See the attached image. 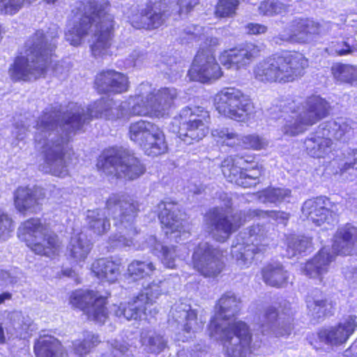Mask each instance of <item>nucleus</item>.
Segmentation results:
<instances>
[{
    "label": "nucleus",
    "mask_w": 357,
    "mask_h": 357,
    "mask_svg": "<svg viewBox=\"0 0 357 357\" xmlns=\"http://www.w3.org/2000/svg\"><path fill=\"white\" fill-rule=\"evenodd\" d=\"M71 10L72 18L75 22L68 31V40L70 44L77 46L84 36L89 34L95 22V40L90 46L94 57L107 54L111 47L114 37V17L108 13L111 6L109 0H80Z\"/></svg>",
    "instance_id": "nucleus-1"
},
{
    "label": "nucleus",
    "mask_w": 357,
    "mask_h": 357,
    "mask_svg": "<svg viewBox=\"0 0 357 357\" xmlns=\"http://www.w3.org/2000/svg\"><path fill=\"white\" fill-rule=\"evenodd\" d=\"M240 300L234 294H223L216 302L215 314L207 325L210 337L220 333L219 340L226 357H246L252 353L253 338L250 325L240 319H234L221 328L219 320H229L228 313L238 314Z\"/></svg>",
    "instance_id": "nucleus-2"
},
{
    "label": "nucleus",
    "mask_w": 357,
    "mask_h": 357,
    "mask_svg": "<svg viewBox=\"0 0 357 357\" xmlns=\"http://www.w3.org/2000/svg\"><path fill=\"white\" fill-rule=\"evenodd\" d=\"M331 109L329 102L324 98L311 95L306 98L303 112L301 111V104L292 98L279 100L268 112L272 119H282L284 135L294 137L328 117Z\"/></svg>",
    "instance_id": "nucleus-3"
},
{
    "label": "nucleus",
    "mask_w": 357,
    "mask_h": 357,
    "mask_svg": "<svg viewBox=\"0 0 357 357\" xmlns=\"http://www.w3.org/2000/svg\"><path fill=\"white\" fill-rule=\"evenodd\" d=\"M309 67L310 60L303 52L282 50L258 62L253 68V76L261 83L284 84L303 77Z\"/></svg>",
    "instance_id": "nucleus-4"
},
{
    "label": "nucleus",
    "mask_w": 357,
    "mask_h": 357,
    "mask_svg": "<svg viewBox=\"0 0 357 357\" xmlns=\"http://www.w3.org/2000/svg\"><path fill=\"white\" fill-rule=\"evenodd\" d=\"M26 53L30 56H17L8 68V74L13 82H28L31 79L45 77L56 57V45L48 42L45 33L36 31L26 45Z\"/></svg>",
    "instance_id": "nucleus-5"
},
{
    "label": "nucleus",
    "mask_w": 357,
    "mask_h": 357,
    "mask_svg": "<svg viewBox=\"0 0 357 357\" xmlns=\"http://www.w3.org/2000/svg\"><path fill=\"white\" fill-rule=\"evenodd\" d=\"M357 245V227L350 223L339 227L334 236L332 244L333 252L326 247L318 252L303 266V271L309 278L323 280L324 275L329 271L331 264L337 255L348 256Z\"/></svg>",
    "instance_id": "nucleus-6"
},
{
    "label": "nucleus",
    "mask_w": 357,
    "mask_h": 357,
    "mask_svg": "<svg viewBox=\"0 0 357 357\" xmlns=\"http://www.w3.org/2000/svg\"><path fill=\"white\" fill-rule=\"evenodd\" d=\"M97 169L116 178L134 180L143 175L146 167L134 153L122 147L111 146L102 151L97 158Z\"/></svg>",
    "instance_id": "nucleus-7"
},
{
    "label": "nucleus",
    "mask_w": 357,
    "mask_h": 357,
    "mask_svg": "<svg viewBox=\"0 0 357 357\" xmlns=\"http://www.w3.org/2000/svg\"><path fill=\"white\" fill-rule=\"evenodd\" d=\"M211 220V230L213 239L219 243L225 242L232 233L237 231L246 222V216H266L278 224L287 225L290 218V213L282 211H261L259 209L250 211L247 215L239 213L231 216L220 213L218 207H214L208 211Z\"/></svg>",
    "instance_id": "nucleus-8"
},
{
    "label": "nucleus",
    "mask_w": 357,
    "mask_h": 357,
    "mask_svg": "<svg viewBox=\"0 0 357 357\" xmlns=\"http://www.w3.org/2000/svg\"><path fill=\"white\" fill-rule=\"evenodd\" d=\"M220 168L228 181L245 188L255 185L264 172L263 165L254 153L228 155L222 161Z\"/></svg>",
    "instance_id": "nucleus-9"
},
{
    "label": "nucleus",
    "mask_w": 357,
    "mask_h": 357,
    "mask_svg": "<svg viewBox=\"0 0 357 357\" xmlns=\"http://www.w3.org/2000/svg\"><path fill=\"white\" fill-rule=\"evenodd\" d=\"M45 229L39 218H31L22 223L19 236L35 254L53 259L59 255L61 241L56 234Z\"/></svg>",
    "instance_id": "nucleus-10"
},
{
    "label": "nucleus",
    "mask_w": 357,
    "mask_h": 357,
    "mask_svg": "<svg viewBox=\"0 0 357 357\" xmlns=\"http://www.w3.org/2000/svg\"><path fill=\"white\" fill-rule=\"evenodd\" d=\"M213 104L218 114L238 122H245L255 110L251 97L234 86L222 88L213 98Z\"/></svg>",
    "instance_id": "nucleus-11"
},
{
    "label": "nucleus",
    "mask_w": 357,
    "mask_h": 357,
    "mask_svg": "<svg viewBox=\"0 0 357 357\" xmlns=\"http://www.w3.org/2000/svg\"><path fill=\"white\" fill-rule=\"evenodd\" d=\"M112 296L109 290L101 292L91 289H77L69 296V304L75 310L83 312L87 319L100 325L109 319V300Z\"/></svg>",
    "instance_id": "nucleus-12"
},
{
    "label": "nucleus",
    "mask_w": 357,
    "mask_h": 357,
    "mask_svg": "<svg viewBox=\"0 0 357 357\" xmlns=\"http://www.w3.org/2000/svg\"><path fill=\"white\" fill-rule=\"evenodd\" d=\"M128 137L146 155L154 158L168 152V143L163 130L153 122L140 119L131 123Z\"/></svg>",
    "instance_id": "nucleus-13"
},
{
    "label": "nucleus",
    "mask_w": 357,
    "mask_h": 357,
    "mask_svg": "<svg viewBox=\"0 0 357 357\" xmlns=\"http://www.w3.org/2000/svg\"><path fill=\"white\" fill-rule=\"evenodd\" d=\"M100 342L98 335L88 333L82 340L74 342L68 351L57 338L43 336L36 341L33 351L36 357H85Z\"/></svg>",
    "instance_id": "nucleus-14"
},
{
    "label": "nucleus",
    "mask_w": 357,
    "mask_h": 357,
    "mask_svg": "<svg viewBox=\"0 0 357 357\" xmlns=\"http://www.w3.org/2000/svg\"><path fill=\"white\" fill-rule=\"evenodd\" d=\"M161 294L159 284L150 283L130 300L120 303L115 309V314L128 321L147 320L148 316L155 313L152 306Z\"/></svg>",
    "instance_id": "nucleus-15"
},
{
    "label": "nucleus",
    "mask_w": 357,
    "mask_h": 357,
    "mask_svg": "<svg viewBox=\"0 0 357 357\" xmlns=\"http://www.w3.org/2000/svg\"><path fill=\"white\" fill-rule=\"evenodd\" d=\"M178 136L187 144H193L206 137L210 129L211 115L199 106L185 107L180 115Z\"/></svg>",
    "instance_id": "nucleus-16"
},
{
    "label": "nucleus",
    "mask_w": 357,
    "mask_h": 357,
    "mask_svg": "<svg viewBox=\"0 0 357 357\" xmlns=\"http://www.w3.org/2000/svg\"><path fill=\"white\" fill-rule=\"evenodd\" d=\"M190 264L200 275L215 278L225 268L224 251L208 243H199L192 252Z\"/></svg>",
    "instance_id": "nucleus-17"
},
{
    "label": "nucleus",
    "mask_w": 357,
    "mask_h": 357,
    "mask_svg": "<svg viewBox=\"0 0 357 357\" xmlns=\"http://www.w3.org/2000/svg\"><path fill=\"white\" fill-rule=\"evenodd\" d=\"M267 231L263 226L253 225L248 228L246 236L241 242L233 245L231 256L236 261L245 264L257 255H264L268 247Z\"/></svg>",
    "instance_id": "nucleus-18"
},
{
    "label": "nucleus",
    "mask_w": 357,
    "mask_h": 357,
    "mask_svg": "<svg viewBox=\"0 0 357 357\" xmlns=\"http://www.w3.org/2000/svg\"><path fill=\"white\" fill-rule=\"evenodd\" d=\"M177 92L175 89L162 87L149 93L143 105L144 109L136 110L139 104L132 107L133 116H146L151 118H163L169 115L174 107Z\"/></svg>",
    "instance_id": "nucleus-19"
},
{
    "label": "nucleus",
    "mask_w": 357,
    "mask_h": 357,
    "mask_svg": "<svg viewBox=\"0 0 357 357\" xmlns=\"http://www.w3.org/2000/svg\"><path fill=\"white\" fill-rule=\"evenodd\" d=\"M222 75L214 52L208 48H199L188 71L190 80L208 83L218 79Z\"/></svg>",
    "instance_id": "nucleus-20"
},
{
    "label": "nucleus",
    "mask_w": 357,
    "mask_h": 357,
    "mask_svg": "<svg viewBox=\"0 0 357 357\" xmlns=\"http://www.w3.org/2000/svg\"><path fill=\"white\" fill-rule=\"evenodd\" d=\"M261 56V47L252 42L245 41L222 51L218 59L227 69L239 70L249 66Z\"/></svg>",
    "instance_id": "nucleus-21"
},
{
    "label": "nucleus",
    "mask_w": 357,
    "mask_h": 357,
    "mask_svg": "<svg viewBox=\"0 0 357 357\" xmlns=\"http://www.w3.org/2000/svg\"><path fill=\"white\" fill-rule=\"evenodd\" d=\"M105 209L120 224L132 223L137 217L139 202L128 194H112L105 202Z\"/></svg>",
    "instance_id": "nucleus-22"
},
{
    "label": "nucleus",
    "mask_w": 357,
    "mask_h": 357,
    "mask_svg": "<svg viewBox=\"0 0 357 357\" xmlns=\"http://www.w3.org/2000/svg\"><path fill=\"white\" fill-rule=\"evenodd\" d=\"M93 86L99 94H120L128 91V77L113 69L99 71L95 76Z\"/></svg>",
    "instance_id": "nucleus-23"
},
{
    "label": "nucleus",
    "mask_w": 357,
    "mask_h": 357,
    "mask_svg": "<svg viewBox=\"0 0 357 357\" xmlns=\"http://www.w3.org/2000/svg\"><path fill=\"white\" fill-rule=\"evenodd\" d=\"M334 205L328 197L318 196L306 200L302 206V211L308 220L319 227L329 223L333 219Z\"/></svg>",
    "instance_id": "nucleus-24"
},
{
    "label": "nucleus",
    "mask_w": 357,
    "mask_h": 357,
    "mask_svg": "<svg viewBox=\"0 0 357 357\" xmlns=\"http://www.w3.org/2000/svg\"><path fill=\"white\" fill-rule=\"evenodd\" d=\"M356 328L357 317L349 315L342 322L321 329L318 332V335L326 343L338 346L346 343Z\"/></svg>",
    "instance_id": "nucleus-25"
},
{
    "label": "nucleus",
    "mask_w": 357,
    "mask_h": 357,
    "mask_svg": "<svg viewBox=\"0 0 357 357\" xmlns=\"http://www.w3.org/2000/svg\"><path fill=\"white\" fill-rule=\"evenodd\" d=\"M167 17L165 10L157 9L154 3H149L132 15L130 24L137 29L152 31L162 26Z\"/></svg>",
    "instance_id": "nucleus-26"
},
{
    "label": "nucleus",
    "mask_w": 357,
    "mask_h": 357,
    "mask_svg": "<svg viewBox=\"0 0 357 357\" xmlns=\"http://www.w3.org/2000/svg\"><path fill=\"white\" fill-rule=\"evenodd\" d=\"M170 203L161 202L159 207L162 208L159 211L158 217L161 228L165 231V235L176 234L180 236L185 232V221L181 218V211L175 207L176 203H172V206L168 207Z\"/></svg>",
    "instance_id": "nucleus-27"
},
{
    "label": "nucleus",
    "mask_w": 357,
    "mask_h": 357,
    "mask_svg": "<svg viewBox=\"0 0 357 357\" xmlns=\"http://www.w3.org/2000/svg\"><path fill=\"white\" fill-rule=\"evenodd\" d=\"M320 293L322 294L321 291ZM305 303L308 312L317 321H324L335 315L337 303L331 297L318 295L316 291L306 296Z\"/></svg>",
    "instance_id": "nucleus-28"
},
{
    "label": "nucleus",
    "mask_w": 357,
    "mask_h": 357,
    "mask_svg": "<svg viewBox=\"0 0 357 357\" xmlns=\"http://www.w3.org/2000/svg\"><path fill=\"white\" fill-rule=\"evenodd\" d=\"M121 263L112 257L96 259L91 264L92 275L99 280L115 283L121 274Z\"/></svg>",
    "instance_id": "nucleus-29"
},
{
    "label": "nucleus",
    "mask_w": 357,
    "mask_h": 357,
    "mask_svg": "<svg viewBox=\"0 0 357 357\" xmlns=\"http://www.w3.org/2000/svg\"><path fill=\"white\" fill-rule=\"evenodd\" d=\"M13 204L15 209L25 215L36 213L40 208L39 199L35 191L29 186H18L13 193Z\"/></svg>",
    "instance_id": "nucleus-30"
},
{
    "label": "nucleus",
    "mask_w": 357,
    "mask_h": 357,
    "mask_svg": "<svg viewBox=\"0 0 357 357\" xmlns=\"http://www.w3.org/2000/svg\"><path fill=\"white\" fill-rule=\"evenodd\" d=\"M260 273L267 286L280 289L288 284L289 274L280 263H268L261 268Z\"/></svg>",
    "instance_id": "nucleus-31"
},
{
    "label": "nucleus",
    "mask_w": 357,
    "mask_h": 357,
    "mask_svg": "<svg viewBox=\"0 0 357 357\" xmlns=\"http://www.w3.org/2000/svg\"><path fill=\"white\" fill-rule=\"evenodd\" d=\"M305 150L313 158H324L333 151V140L326 137L314 135L305 139Z\"/></svg>",
    "instance_id": "nucleus-32"
},
{
    "label": "nucleus",
    "mask_w": 357,
    "mask_h": 357,
    "mask_svg": "<svg viewBox=\"0 0 357 357\" xmlns=\"http://www.w3.org/2000/svg\"><path fill=\"white\" fill-rule=\"evenodd\" d=\"M91 250L89 241L83 239L79 235L72 237L68 247V259L73 263L84 261Z\"/></svg>",
    "instance_id": "nucleus-33"
},
{
    "label": "nucleus",
    "mask_w": 357,
    "mask_h": 357,
    "mask_svg": "<svg viewBox=\"0 0 357 357\" xmlns=\"http://www.w3.org/2000/svg\"><path fill=\"white\" fill-rule=\"evenodd\" d=\"M92 119L91 114L85 113L83 109L77 112L67 111L63 114L60 126L68 133L75 132L80 130L84 125L91 121Z\"/></svg>",
    "instance_id": "nucleus-34"
},
{
    "label": "nucleus",
    "mask_w": 357,
    "mask_h": 357,
    "mask_svg": "<svg viewBox=\"0 0 357 357\" xmlns=\"http://www.w3.org/2000/svg\"><path fill=\"white\" fill-rule=\"evenodd\" d=\"M155 270V266L151 261L133 260L128 266L126 276L133 282H137L150 278Z\"/></svg>",
    "instance_id": "nucleus-35"
},
{
    "label": "nucleus",
    "mask_w": 357,
    "mask_h": 357,
    "mask_svg": "<svg viewBox=\"0 0 357 357\" xmlns=\"http://www.w3.org/2000/svg\"><path fill=\"white\" fill-rule=\"evenodd\" d=\"M319 27V24L309 18L298 17L291 22V33L289 39L301 43L303 36H307L314 32Z\"/></svg>",
    "instance_id": "nucleus-36"
},
{
    "label": "nucleus",
    "mask_w": 357,
    "mask_h": 357,
    "mask_svg": "<svg viewBox=\"0 0 357 357\" xmlns=\"http://www.w3.org/2000/svg\"><path fill=\"white\" fill-rule=\"evenodd\" d=\"M86 223L88 229L98 236L107 233L110 229L109 220L98 209L89 211Z\"/></svg>",
    "instance_id": "nucleus-37"
},
{
    "label": "nucleus",
    "mask_w": 357,
    "mask_h": 357,
    "mask_svg": "<svg viewBox=\"0 0 357 357\" xmlns=\"http://www.w3.org/2000/svg\"><path fill=\"white\" fill-rule=\"evenodd\" d=\"M211 135L222 146L232 149L238 146L240 135L233 129L227 127L218 128L212 131Z\"/></svg>",
    "instance_id": "nucleus-38"
},
{
    "label": "nucleus",
    "mask_w": 357,
    "mask_h": 357,
    "mask_svg": "<svg viewBox=\"0 0 357 357\" xmlns=\"http://www.w3.org/2000/svg\"><path fill=\"white\" fill-rule=\"evenodd\" d=\"M291 195V190L285 188H275L268 186L260 191L259 197L264 202L280 204Z\"/></svg>",
    "instance_id": "nucleus-39"
},
{
    "label": "nucleus",
    "mask_w": 357,
    "mask_h": 357,
    "mask_svg": "<svg viewBox=\"0 0 357 357\" xmlns=\"http://www.w3.org/2000/svg\"><path fill=\"white\" fill-rule=\"evenodd\" d=\"M240 5L239 0H217L213 14L218 19L234 17Z\"/></svg>",
    "instance_id": "nucleus-40"
},
{
    "label": "nucleus",
    "mask_w": 357,
    "mask_h": 357,
    "mask_svg": "<svg viewBox=\"0 0 357 357\" xmlns=\"http://www.w3.org/2000/svg\"><path fill=\"white\" fill-rule=\"evenodd\" d=\"M289 5L278 0H263L258 6V11L261 15L273 17L288 12Z\"/></svg>",
    "instance_id": "nucleus-41"
},
{
    "label": "nucleus",
    "mask_w": 357,
    "mask_h": 357,
    "mask_svg": "<svg viewBox=\"0 0 357 357\" xmlns=\"http://www.w3.org/2000/svg\"><path fill=\"white\" fill-rule=\"evenodd\" d=\"M267 145L266 140L256 133H251L240 136L238 146L241 149L260 151Z\"/></svg>",
    "instance_id": "nucleus-42"
},
{
    "label": "nucleus",
    "mask_w": 357,
    "mask_h": 357,
    "mask_svg": "<svg viewBox=\"0 0 357 357\" xmlns=\"http://www.w3.org/2000/svg\"><path fill=\"white\" fill-rule=\"evenodd\" d=\"M333 77L340 82L351 83L355 79L352 66L344 63H335L331 68Z\"/></svg>",
    "instance_id": "nucleus-43"
},
{
    "label": "nucleus",
    "mask_w": 357,
    "mask_h": 357,
    "mask_svg": "<svg viewBox=\"0 0 357 357\" xmlns=\"http://www.w3.org/2000/svg\"><path fill=\"white\" fill-rule=\"evenodd\" d=\"M310 245L311 241L307 237L292 236L287 240V251L291 250L292 256L305 252Z\"/></svg>",
    "instance_id": "nucleus-44"
},
{
    "label": "nucleus",
    "mask_w": 357,
    "mask_h": 357,
    "mask_svg": "<svg viewBox=\"0 0 357 357\" xmlns=\"http://www.w3.org/2000/svg\"><path fill=\"white\" fill-rule=\"evenodd\" d=\"M29 0H0V13L13 15L18 13Z\"/></svg>",
    "instance_id": "nucleus-45"
},
{
    "label": "nucleus",
    "mask_w": 357,
    "mask_h": 357,
    "mask_svg": "<svg viewBox=\"0 0 357 357\" xmlns=\"http://www.w3.org/2000/svg\"><path fill=\"white\" fill-rule=\"evenodd\" d=\"M55 148L47 147L45 150V160L47 163H53L56 162H64L65 152L60 144H56Z\"/></svg>",
    "instance_id": "nucleus-46"
},
{
    "label": "nucleus",
    "mask_w": 357,
    "mask_h": 357,
    "mask_svg": "<svg viewBox=\"0 0 357 357\" xmlns=\"http://www.w3.org/2000/svg\"><path fill=\"white\" fill-rule=\"evenodd\" d=\"M161 255L164 264L170 268L175 267V259L176 257V246H162Z\"/></svg>",
    "instance_id": "nucleus-47"
},
{
    "label": "nucleus",
    "mask_w": 357,
    "mask_h": 357,
    "mask_svg": "<svg viewBox=\"0 0 357 357\" xmlns=\"http://www.w3.org/2000/svg\"><path fill=\"white\" fill-rule=\"evenodd\" d=\"M14 227L15 224L12 218L0 209V238L13 231Z\"/></svg>",
    "instance_id": "nucleus-48"
},
{
    "label": "nucleus",
    "mask_w": 357,
    "mask_h": 357,
    "mask_svg": "<svg viewBox=\"0 0 357 357\" xmlns=\"http://www.w3.org/2000/svg\"><path fill=\"white\" fill-rule=\"evenodd\" d=\"M264 325L273 326L279 319L278 309L274 306H269L264 310Z\"/></svg>",
    "instance_id": "nucleus-49"
},
{
    "label": "nucleus",
    "mask_w": 357,
    "mask_h": 357,
    "mask_svg": "<svg viewBox=\"0 0 357 357\" xmlns=\"http://www.w3.org/2000/svg\"><path fill=\"white\" fill-rule=\"evenodd\" d=\"M196 324H197V312L195 310L190 309L186 312L183 330L190 333Z\"/></svg>",
    "instance_id": "nucleus-50"
},
{
    "label": "nucleus",
    "mask_w": 357,
    "mask_h": 357,
    "mask_svg": "<svg viewBox=\"0 0 357 357\" xmlns=\"http://www.w3.org/2000/svg\"><path fill=\"white\" fill-rule=\"evenodd\" d=\"M178 7V13L179 15H187L192 11L199 4L200 0H176Z\"/></svg>",
    "instance_id": "nucleus-51"
},
{
    "label": "nucleus",
    "mask_w": 357,
    "mask_h": 357,
    "mask_svg": "<svg viewBox=\"0 0 357 357\" xmlns=\"http://www.w3.org/2000/svg\"><path fill=\"white\" fill-rule=\"evenodd\" d=\"M294 329V326L293 324H282L275 328L274 334L276 337H287L291 334Z\"/></svg>",
    "instance_id": "nucleus-52"
},
{
    "label": "nucleus",
    "mask_w": 357,
    "mask_h": 357,
    "mask_svg": "<svg viewBox=\"0 0 357 357\" xmlns=\"http://www.w3.org/2000/svg\"><path fill=\"white\" fill-rule=\"evenodd\" d=\"M247 33L250 35H259L265 33L267 31V27L259 23H248L245 25Z\"/></svg>",
    "instance_id": "nucleus-53"
},
{
    "label": "nucleus",
    "mask_w": 357,
    "mask_h": 357,
    "mask_svg": "<svg viewBox=\"0 0 357 357\" xmlns=\"http://www.w3.org/2000/svg\"><path fill=\"white\" fill-rule=\"evenodd\" d=\"M56 127V122L54 120H40L36 124V128L41 131H49Z\"/></svg>",
    "instance_id": "nucleus-54"
},
{
    "label": "nucleus",
    "mask_w": 357,
    "mask_h": 357,
    "mask_svg": "<svg viewBox=\"0 0 357 357\" xmlns=\"http://www.w3.org/2000/svg\"><path fill=\"white\" fill-rule=\"evenodd\" d=\"M354 169H357V158H354L349 162H344L340 171L341 174H344L347 172L349 170Z\"/></svg>",
    "instance_id": "nucleus-55"
},
{
    "label": "nucleus",
    "mask_w": 357,
    "mask_h": 357,
    "mask_svg": "<svg viewBox=\"0 0 357 357\" xmlns=\"http://www.w3.org/2000/svg\"><path fill=\"white\" fill-rule=\"evenodd\" d=\"M59 275L60 276L70 278L75 275V272L73 268H68L61 270Z\"/></svg>",
    "instance_id": "nucleus-56"
},
{
    "label": "nucleus",
    "mask_w": 357,
    "mask_h": 357,
    "mask_svg": "<svg viewBox=\"0 0 357 357\" xmlns=\"http://www.w3.org/2000/svg\"><path fill=\"white\" fill-rule=\"evenodd\" d=\"M344 45L347 46V48L337 50L336 52L337 55H338V56H344V55H347L348 54L351 53L352 50H351V48L350 45H348L347 43H344Z\"/></svg>",
    "instance_id": "nucleus-57"
},
{
    "label": "nucleus",
    "mask_w": 357,
    "mask_h": 357,
    "mask_svg": "<svg viewBox=\"0 0 357 357\" xmlns=\"http://www.w3.org/2000/svg\"><path fill=\"white\" fill-rule=\"evenodd\" d=\"M12 298V294L10 292L6 291L0 294V304L4 303L6 300H10Z\"/></svg>",
    "instance_id": "nucleus-58"
},
{
    "label": "nucleus",
    "mask_w": 357,
    "mask_h": 357,
    "mask_svg": "<svg viewBox=\"0 0 357 357\" xmlns=\"http://www.w3.org/2000/svg\"><path fill=\"white\" fill-rule=\"evenodd\" d=\"M6 342L5 332L2 324L0 322V344Z\"/></svg>",
    "instance_id": "nucleus-59"
},
{
    "label": "nucleus",
    "mask_w": 357,
    "mask_h": 357,
    "mask_svg": "<svg viewBox=\"0 0 357 357\" xmlns=\"http://www.w3.org/2000/svg\"><path fill=\"white\" fill-rule=\"evenodd\" d=\"M207 40H208V45L211 46H218L219 45V40L216 38H211Z\"/></svg>",
    "instance_id": "nucleus-60"
},
{
    "label": "nucleus",
    "mask_w": 357,
    "mask_h": 357,
    "mask_svg": "<svg viewBox=\"0 0 357 357\" xmlns=\"http://www.w3.org/2000/svg\"><path fill=\"white\" fill-rule=\"evenodd\" d=\"M4 29L3 27V26L1 24H0V40H1L2 38V33H4Z\"/></svg>",
    "instance_id": "nucleus-61"
},
{
    "label": "nucleus",
    "mask_w": 357,
    "mask_h": 357,
    "mask_svg": "<svg viewBox=\"0 0 357 357\" xmlns=\"http://www.w3.org/2000/svg\"><path fill=\"white\" fill-rule=\"evenodd\" d=\"M149 343L150 345H154V337H150L149 339Z\"/></svg>",
    "instance_id": "nucleus-62"
},
{
    "label": "nucleus",
    "mask_w": 357,
    "mask_h": 357,
    "mask_svg": "<svg viewBox=\"0 0 357 357\" xmlns=\"http://www.w3.org/2000/svg\"><path fill=\"white\" fill-rule=\"evenodd\" d=\"M47 3H55L58 0H44Z\"/></svg>",
    "instance_id": "nucleus-63"
},
{
    "label": "nucleus",
    "mask_w": 357,
    "mask_h": 357,
    "mask_svg": "<svg viewBox=\"0 0 357 357\" xmlns=\"http://www.w3.org/2000/svg\"><path fill=\"white\" fill-rule=\"evenodd\" d=\"M328 126V124H326L324 126V127L322 128L323 130H326V127Z\"/></svg>",
    "instance_id": "nucleus-64"
}]
</instances>
